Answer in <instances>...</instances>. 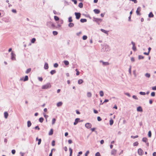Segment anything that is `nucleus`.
<instances>
[{
    "mask_svg": "<svg viewBox=\"0 0 156 156\" xmlns=\"http://www.w3.org/2000/svg\"><path fill=\"white\" fill-rule=\"evenodd\" d=\"M51 87V85L50 83H47L46 84L44 85L42 87V89H46L50 88Z\"/></svg>",
    "mask_w": 156,
    "mask_h": 156,
    "instance_id": "nucleus-1",
    "label": "nucleus"
},
{
    "mask_svg": "<svg viewBox=\"0 0 156 156\" xmlns=\"http://www.w3.org/2000/svg\"><path fill=\"white\" fill-rule=\"evenodd\" d=\"M104 51H110V48L108 45L105 44L104 45V47L103 48Z\"/></svg>",
    "mask_w": 156,
    "mask_h": 156,
    "instance_id": "nucleus-2",
    "label": "nucleus"
},
{
    "mask_svg": "<svg viewBox=\"0 0 156 156\" xmlns=\"http://www.w3.org/2000/svg\"><path fill=\"white\" fill-rule=\"evenodd\" d=\"M75 15L76 16V18L77 20H79L81 14L79 12H75Z\"/></svg>",
    "mask_w": 156,
    "mask_h": 156,
    "instance_id": "nucleus-3",
    "label": "nucleus"
},
{
    "mask_svg": "<svg viewBox=\"0 0 156 156\" xmlns=\"http://www.w3.org/2000/svg\"><path fill=\"white\" fill-rule=\"evenodd\" d=\"M141 10V8L140 7H138L137 8V10L136 11V13L137 15L140 16L141 15V13L140 12Z\"/></svg>",
    "mask_w": 156,
    "mask_h": 156,
    "instance_id": "nucleus-4",
    "label": "nucleus"
},
{
    "mask_svg": "<svg viewBox=\"0 0 156 156\" xmlns=\"http://www.w3.org/2000/svg\"><path fill=\"white\" fill-rule=\"evenodd\" d=\"M93 18L94 19L93 21L97 23H98V22L100 21L101 22L102 21V20L101 19L96 18L94 17Z\"/></svg>",
    "mask_w": 156,
    "mask_h": 156,
    "instance_id": "nucleus-5",
    "label": "nucleus"
},
{
    "mask_svg": "<svg viewBox=\"0 0 156 156\" xmlns=\"http://www.w3.org/2000/svg\"><path fill=\"white\" fill-rule=\"evenodd\" d=\"M138 154L140 155H142L144 153V151L141 149L140 148L138 150Z\"/></svg>",
    "mask_w": 156,
    "mask_h": 156,
    "instance_id": "nucleus-6",
    "label": "nucleus"
},
{
    "mask_svg": "<svg viewBox=\"0 0 156 156\" xmlns=\"http://www.w3.org/2000/svg\"><path fill=\"white\" fill-rule=\"evenodd\" d=\"M2 20L5 23H8L10 22L9 18L8 17H4L2 19Z\"/></svg>",
    "mask_w": 156,
    "mask_h": 156,
    "instance_id": "nucleus-7",
    "label": "nucleus"
},
{
    "mask_svg": "<svg viewBox=\"0 0 156 156\" xmlns=\"http://www.w3.org/2000/svg\"><path fill=\"white\" fill-rule=\"evenodd\" d=\"M92 126V124L90 123H87L85 124V127L88 129L91 128Z\"/></svg>",
    "mask_w": 156,
    "mask_h": 156,
    "instance_id": "nucleus-8",
    "label": "nucleus"
},
{
    "mask_svg": "<svg viewBox=\"0 0 156 156\" xmlns=\"http://www.w3.org/2000/svg\"><path fill=\"white\" fill-rule=\"evenodd\" d=\"M11 59L12 60H16V58H15V54L12 52H11Z\"/></svg>",
    "mask_w": 156,
    "mask_h": 156,
    "instance_id": "nucleus-9",
    "label": "nucleus"
},
{
    "mask_svg": "<svg viewBox=\"0 0 156 156\" xmlns=\"http://www.w3.org/2000/svg\"><path fill=\"white\" fill-rule=\"evenodd\" d=\"M100 62L102 63L103 65L104 66H106L109 65V63L108 62H104L102 60H100Z\"/></svg>",
    "mask_w": 156,
    "mask_h": 156,
    "instance_id": "nucleus-10",
    "label": "nucleus"
},
{
    "mask_svg": "<svg viewBox=\"0 0 156 156\" xmlns=\"http://www.w3.org/2000/svg\"><path fill=\"white\" fill-rule=\"evenodd\" d=\"M23 80L24 81H26L28 80V76H25L24 78H21L20 79V80Z\"/></svg>",
    "mask_w": 156,
    "mask_h": 156,
    "instance_id": "nucleus-11",
    "label": "nucleus"
},
{
    "mask_svg": "<svg viewBox=\"0 0 156 156\" xmlns=\"http://www.w3.org/2000/svg\"><path fill=\"white\" fill-rule=\"evenodd\" d=\"M117 151L115 149H113L111 151V154L115 155L116 154Z\"/></svg>",
    "mask_w": 156,
    "mask_h": 156,
    "instance_id": "nucleus-12",
    "label": "nucleus"
},
{
    "mask_svg": "<svg viewBox=\"0 0 156 156\" xmlns=\"http://www.w3.org/2000/svg\"><path fill=\"white\" fill-rule=\"evenodd\" d=\"M94 12L96 14H98L100 13V10L98 9H95L93 10Z\"/></svg>",
    "mask_w": 156,
    "mask_h": 156,
    "instance_id": "nucleus-13",
    "label": "nucleus"
},
{
    "mask_svg": "<svg viewBox=\"0 0 156 156\" xmlns=\"http://www.w3.org/2000/svg\"><path fill=\"white\" fill-rule=\"evenodd\" d=\"M44 68L45 69H48V65L47 63L45 62V63Z\"/></svg>",
    "mask_w": 156,
    "mask_h": 156,
    "instance_id": "nucleus-14",
    "label": "nucleus"
},
{
    "mask_svg": "<svg viewBox=\"0 0 156 156\" xmlns=\"http://www.w3.org/2000/svg\"><path fill=\"white\" fill-rule=\"evenodd\" d=\"M79 118H76L75 119V122H74V125H76L78 123L79 121L80 120Z\"/></svg>",
    "mask_w": 156,
    "mask_h": 156,
    "instance_id": "nucleus-15",
    "label": "nucleus"
},
{
    "mask_svg": "<svg viewBox=\"0 0 156 156\" xmlns=\"http://www.w3.org/2000/svg\"><path fill=\"white\" fill-rule=\"evenodd\" d=\"M101 30L102 32L104 33H105L106 34H108V31H106V30H105L104 29H101Z\"/></svg>",
    "mask_w": 156,
    "mask_h": 156,
    "instance_id": "nucleus-16",
    "label": "nucleus"
},
{
    "mask_svg": "<svg viewBox=\"0 0 156 156\" xmlns=\"http://www.w3.org/2000/svg\"><path fill=\"white\" fill-rule=\"evenodd\" d=\"M154 16V15L152 12H150L149 14H148V17L149 18L153 17Z\"/></svg>",
    "mask_w": 156,
    "mask_h": 156,
    "instance_id": "nucleus-17",
    "label": "nucleus"
},
{
    "mask_svg": "<svg viewBox=\"0 0 156 156\" xmlns=\"http://www.w3.org/2000/svg\"><path fill=\"white\" fill-rule=\"evenodd\" d=\"M87 21V20L86 19H81L80 20V22L81 23H83Z\"/></svg>",
    "mask_w": 156,
    "mask_h": 156,
    "instance_id": "nucleus-18",
    "label": "nucleus"
},
{
    "mask_svg": "<svg viewBox=\"0 0 156 156\" xmlns=\"http://www.w3.org/2000/svg\"><path fill=\"white\" fill-rule=\"evenodd\" d=\"M4 117L5 119L8 118V114L7 112H5L4 113Z\"/></svg>",
    "mask_w": 156,
    "mask_h": 156,
    "instance_id": "nucleus-19",
    "label": "nucleus"
},
{
    "mask_svg": "<svg viewBox=\"0 0 156 156\" xmlns=\"http://www.w3.org/2000/svg\"><path fill=\"white\" fill-rule=\"evenodd\" d=\"M74 26L73 23L70 22L68 24V26L69 27H72Z\"/></svg>",
    "mask_w": 156,
    "mask_h": 156,
    "instance_id": "nucleus-20",
    "label": "nucleus"
},
{
    "mask_svg": "<svg viewBox=\"0 0 156 156\" xmlns=\"http://www.w3.org/2000/svg\"><path fill=\"white\" fill-rule=\"evenodd\" d=\"M83 82V81L82 79H80L78 81V83L79 84H82Z\"/></svg>",
    "mask_w": 156,
    "mask_h": 156,
    "instance_id": "nucleus-21",
    "label": "nucleus"
},
{
    "mask_svg": "<svg viewBox=\"0 0 156 156\" xmlns=\"http://www.w3.org/2000/svg\"><path fill=\"white\" fill-rule=\"evenodd\" d=\"M56 73V71L55 70H51L50 72V73L52 75H53L54 74H55Z\"/></svg>",
    "mask_w": 156,
    "mask_h": 156,
    "instance_id": "nucleus-22",
    "label": "nucleus"
},
{
    "mask_svg": "<svg viewBox=\"0 0 156 156\" xmlns=\"http://www.w3.org/2000/svg\"><path fill=\"white\" fill-rule=\"evenodd\" d=\"M63 62L65 65L66 66H67L69 65V63L68 61L67 60H65L63 61Z\"/></svg>",
    "mask_w": 156,
    "mask_h": 156,
    "instance_id": "nucleus-23",
    "label": "nucleus"
},
{
    "mask_svg": "<svg viewBox=\"0 0 156 156\" xmlns=\"http://www.w3.org/2000/svg\"><path fill=\"white\" fill-rule=\"evenodd\" d=\"M53 129H51L50 132L49 133L48 135H51L53 134Z\"/></svg>",
    "mask_w": 156,
    "mask_h": 156,
    "instance_id": "nucleus-24",
    "label": "nucleus"
},
{
    "mask_svg": "<svg viewBox=\"0 0 156 156\" xmlns=\"http://www.w3.org/2000/svg\"><path fill=\"white\" fill-rule=\"evenodd\" d=\"M62 102L60 101V102H58L57 104V107H60V106H62Z\"/></svg>",
    "mask_w": 156,
    "mask_h": 156,
    "instance_id": "nucleus-25",
    "label": "nucleus"
},
{
    "mask_svg": "<svg viewBox=\"0 0 156 156\" xmlns=\"http://www.w3.org/2000/svg\"><path fill=\"white\" fill-rule=\"evenodd\" d=\"M54 19L56 21H58L59 20V18L58 16H54Z\"/></svg>",
    "mask_w": 156,
    "mask_h": 156,
    "instance_id": "nucleus-26",
    "label": "nucleus"
},
{
    "mask_svg": "<svg viewBox=\"0 0 156 156\" xmlns=\"http://www.w3.org/2000/svg\"><path fill=\"white\" fill-rule=\"evenodd\" d=\"M27 126L28 127H30L31 125V123L30 121H28L27 122Z\"/></svg>",
    "mask_w": 156,
    "mask_h": 156,
    "instance_id": "nucleus-27",
    "label": "nucleus"
},
{
    "mask_svg": "<svg viewBox=\"0 0 156 156\" xmlns=\"http://www.w3.org/2000/svg\"><path fill=\"white\" fill-rule=\"evenodd\" d=\"M142 140L144 142L146 143L147 141V139L146 137H144L142 139Z\"/></svg>",
    "mask_w": 156,
    "mask_h": 156,
    "instance_id": "nucleus-28",
    "label": "nucleus"
},
{
    "mask_svg": "<svg viewBox=\"0 0 156 156\" xmlns=\"http://www.w3.org/2000/svg\"><path fill=\"white\" fill-rule=\"evenodd\" d=\"M52 23V22L51 21L48 22L47 23V25L50 27V26H51V24Z\"/></svg>",
    "mask_w": 156,
    "mask_h": 156,
    "instance_id": "nucleus-29",
    "label": "nucleus"
},
{
    "mask_svg": "<svg viewBox=\"0 0 156 156\" xmlns=\"http://www.w3.org/2000/svg\"><path fill=\"white\" fill-rule=\"evenodd\" d=\"M145 76L146 77H147L148 78H149L150 77V74L149 73H147L145 74Z\"/></svg>",
    "mask_w": 156,
    "mask_h": 156,
    "instance_id": "nucleus-30",
    "label": "nucleus"
},
{
    "mask_svg": "<svg viewBox=\"0 0 156 156\" xmlns=\"http://www.w3.org/2000/svg\"><path fill=\"white\" fill-rule=\"evenodd\" d=\"M69 151H70V154L69 156H72V154L73 153V150L71 148H69Z\"/></svg>",
    "mask_w": 156,
    "mask_h": 156,
    "instance_id": "nucleus-31",
    "label": "nucleus"
},
{
    "mask_svg": "<svg viewBox=\"0 0 156 156\" xmlns=\"http://www.w3.org/2000/svg\"><path fill=\"white\" fill-rule=\"evenodd\" d=\"M31 71V69L29 68L27 70L25 73L26 74H28V73H29Z\"/></svg>",
    "mask_w": 156,
    "mask_h": 156,
    "instance_id": "nucleus-32",
    "label": "nucleus"
},
{
    "mask_svg": "<svg viewBox=\"0 0 156 156\" xmlns=\"http://www.w3.org/2000/svg\"><path fill=\"white\" fill-rule=\"evenodd\" d=\"M99 94L101 97H103L104 96V92L103 91H100L99 92Z\"/></svg>",
    "mask_w": 156,
    "mask_h": 156,
    "instance_id": "nucleus-33",
    "label": "nucleus"
},
{
    "mask_svg": "<svg viewBox=\"0 0 156 156\" xmlns=\"http://www.w3.org/2000/svg\"><path fill=\"white\" fill-rule=\"evenodd\" d=\"M36 39L35 38H33L32 39L31 41V43H34L35 41H36Z\"/></svg>",
    "mask_w": 156,
    "mask_h": 156,
    "instance_id": "nucleus-34",
    "label": "nucleus"
},
{
    "mask_svg": "<svg viewBox=\"0 0 156 156\" xmlns=\"http://www.w3.org/2000/svg\"><path fill=\"white\" fill-rule=\"evenodd\" d=\"M83 4L82 2H80L79 3L78 6L80 8H82L83 7Z\"/></svg>",
    "mask_w": 156,
    "mask_h": 156,
    "instance_id": "nucleus-35",
    "label": "nucleus"
},
{
    "mask_svg": "<svg viewBox=\"0 0 156 156\" xmlns=\"http://www.w3.org/2000/svg\"><path fill=\"white\" fill-rule=\"evenodd\" d=\"M53 12L54 14L59 15L60 14V13L59 12H57L55 10H53Z\"/></svg>",
    "mask_w": 156,
    "mask_h": 156,
    "instance_id": "nucleus-36",
    "label": "nucleus"
},
{
    "mask_svg": "<svg viewBox=\"0 0 156 156\" xmlns=\"http://www.w3.org/2000/svg\"><path fill=\"white\" fill-rule=\"evenodd\" d=\"M44 119L43 118L41 117L39 119V121L40 122L42 123L43 122Z\"/></svg>",
    "mask_w": 156,
    "mask_h": 156,
    "instance_id": "nucleus-37",
    "label": "nucleus"
},
{
    "mask_svg": "<svg viewBox=\"0 0 156 156\" xmlns=\"http://www.w3.org/2000/svg\"><path fill=\"white\" fill-rule=\"evenodd\" d=\"M68 21L69 22H71L73 21V20L72 19V17L71 16L69 17L68 18Z\"/></svg>",
    "mask_w": 156,
    "mask_h": 156,
    "instance_id": "nucleus-38",
    "label": "nucleus"
},
{
    "mask_svg": "<svg viewBox=\"0 0 156 156\" xmlns=\"http://www.w3.org/2000/svg\"><path fill=\"white\" fill-rule=\"evenodd\" d=\"M87 38V37L86 35H84L83 36L82 39L83 40H86Z\"/></svg>",
    "mask_w": 156,
    "mask_h": 156,
    "instance_id": "nucleus-39",
    "label": "nucleus"
},
{
    "mask_svg": "<svg viewBox=\"0 0 156 156\" xmlns=\"http://www.w3.org/2000/svg\"><path fill=\"white\" fill-rule=\"evenodd\" d=\"M137 110L138 112H142L143 111L142 108H137Z\"/></svg>",
    "mask_w": 156,
    "mask_h": 156,
    "instance_id": "nucleus-40",
    "label": "nucleus"
},
{
    "mask_svg": "<svg viewBox=\"0 0 156 156\" xmlns=\"http://www.w3.org/2000/svg\"><path fill=\"white\" fill-rule=\"evenodd\" d=\"M53 34L54 35H56L58 34V33L57 31H53Z\"/></svg>",
    "mask_w": 156,
    "mask_h": 156,
    "instance_id": "nucleus-41",
    "label": "nucleus"
},
{
    "mask_svg": "<svg viewBox=\"0 0 156 156\" xmlns=\"http://www.w3.org/2000/svg\"><path fill=\"white\" fill-rule=\"evenodd\" d=\"M144 58V56H143L142 55H139L138 56V59H143Z\"/></svg>",
    "mask_w": 156,
    "mask_h": 156,
    "instance_id": "nucleus-42",
    "label": "nucleus"
},
{
    "mask_svg": "<svg viewBox=\"0 0 156 156\" xmlns=\"http://www.w3.org/2000/svg\"><path fill=\"white\" fill-rule=\"evenodd\" d=\"M138 142H135L134 143H133V146H137L138 145Z\"/></svg>",
    "mask_w": 156,
    "mask_h": 156,
    "instance_id": "nucleus-43",
    "label": "nucleus"
},
{
    "mask_svg": "<svg viewBox=\"0 0 156 156\" xmlns=\"http://www.w3.org/2000/svg\"><path fill=\"white\" fill-rule=\"evenodd\" d=\"M114 122L113 120L112 119H111L110 120V125H113Z\"/></svg>",
    "mask_w": 156,
    "mask_h": 156,
    "instance_id": "nucleus-44",
    "label": "nucleus"
},
{
    "mask_svg": "<svg viewBox=\"0 0 156 156\" xmlns=\"http://www.w3.org/2000/svg\"><path fill=\"white\" fill-rule=\"evenodd\" d=\"M139 94L141 95H145L146 94V93L144 92L141 91L139 92Z\"/></svg>",
    "mask_w": 156,
    "mask_h": 156,
    "instance_id": "nucleus-45",
    "label": "nucleus"
},
{
    "mask_svg": "<svg viewBox=\"0 0 156 156\" xmlns=\"http://www.w3.org/2000/svg\"><path fill=\"white\" fill-rule=\"evenodd\" d=\"M51 27L52 28H55V27L56 28H57V27H55V24L53 23H52L51 24Z\"/></svg>",
    "mask_w": 156,
    "mask_h": 156,
    "instance_id": "nucleus-46",
    "label": "nucleus"
},
{
    "mask_svg": "<svg viewBox=\"0 0 156 156\" xmlns=\"http://www.w3.org/2000/svg\"><path fill=\"white\" fill-rule=\"evenodd\" d=\"M148 136L149 137H151V131H149L148 133Z\"/></svg>",
    "mask_w": 156,
    "mask_h": 156,
    "instance_id": "nucleus-47",
    "label": "nucleus"
},
{
    "mask_svg": "<svg viewBox=\"0 0 156 156\" xmlns=\"http://www.w3.org/2000/svg\"><path fill=\"white\" fill-rule=\"evenodd\" d=\"M56 119L55 118H53L52 119V125L54 124L55 122Z\"/></svg>",
    "mask_w": 156,
    "mask_h": 156,
    "instance_id": "nucleus-48",
    "label": "nucleus"
},
{
    "mask_svg": "<svg viewBox=\"0 0 156 156\" xmlns=\"http://www.w3.org/2000/svg\"><path fill=\"white\" fill-rule=\"evenodd\" d=\"M58 66V64L56 63L54 64V67L55 68H57Z\"/></svg>",
    "mask_w": 156,
    "mask_h": 156,
    "instance_id": "nucleus-49",
    "label": "nucleus"
},
{
    "mask_svg": "<svg viewBox=\"0 0 156 156\" xmlns=\"http://www.w3.org/2000/svg\"><path fill=\"white\" fill-rule=\"evenodd\" d=\"M151 96L152 97H154L155 96V93L154 92H152L151 93Z\"/></svg>",
    "mask_w": 156,
    "mask_h": 156,
    "instance_id": "nucleus-50",
    "label": "nucleus"
},
{
    "mask_svg": "<svg viewBox=\"0 0 156 156\" xmlns=\"http://www.w3.org/2000/svg\"><path fill=\"white\" fill-rule=\"evenodd\" d=\"M132 49L134 51H136V47L135 46H133Z\"/></svg>",
    "mask_w": 156,
    "mask_h": 156,
    "instance_id": "nucleus-51",
    "label": "nucleus"
},
{
    "mask_svg": "<svg viewBox=\"0 0 156 156\" xmlns=\"http://www.w3.org/2000/svg\"><path fill=\"white\" fill-rule=\"evenodd\" d=\"M138 135H136L135 136H131V138H133V139L137 138H138Z\"/></svg>",
    "mask_w": 156,
    "mask_h": 156,
    "instance_id": "nucleus-52",
    "label": "nucleus"
},
{
    "mask_svg": "<svg viewBox=\"0 0 156 156\" xmlns=\"http://www.w3.org/2000/svg\"><path fill=\"white\" fill-rule=\"evenodd\" d=\"M91 94L90 92H88L87 93V96L88 97H91Z\"/></svg>",
    "mask_w": 156,
    "mask_h": 156,
    "instance_id": "nucleus-53",
    "label": "nucleus"
},
{
    "mask_svg": "<svg viewBox=\"0 0 156 156\" xmlns=\"http://www.w3.org/2000/svg\"><path fill=\"white\" fill-rule=\"evenodd\" d=\"M41 139H40L38 140V142L37 144L38 145H40L41 144Z\"/></svg>",
    "mask_w": 156,
    "mask_h": 156,
    "instance_id": "nucleus-54",
    "label": "nucleus"
},
{
    "mask_svg": "<svg viewBox=\"0 0 156 156\" xmlns=\"http://www.w3.org/2000/svg\"><path fill=\"white\" fill-rule=\"evenodd\" d=\"M89 152H89V151H87L86 152V153H85V156H87L88 154H89Z\"/></svg>",
    "mask_w": 156,
    "mask_h": 156,
    "instance_id": "nucleus-55",
    "label": "nucleus"
},
{
    "mask_svg": "<svg viewBox=\"0 0 156 156\" xmlns=\"http://www.w3.org/2000/svg\"><path fill=\"white\" fill-rule=\"evenodd\" d=\"M131 66H130V67L129 69V72L130 74H131Z\"/></svg>",
    "mask_w": 156,
    "mask_h": 156,
    "instance_id": "nucleus-56",
    "label": "nucleus"
},
{
    "mask_svg": "<svg viewBox=\"0 0 156 156\" xmlns=\"http://www.w3.org/2000/svg\"><path fill=\"white\" fill-rule=\"evenodd\" d=\"M38 80L40 81H42L43 80V78L42 77H38Z\"/></svg>",
    "mask_w": 156,
    "mask_h": 156,
    "instance_id": "nucleus-57",
    "label": "nucleus"
},
{
    "mask_svg": "<svg viewBox=\"0 0 156 156\" xmlns=\"http://www.w3.org/2000/svg\"><path fill=\"white\" fill-rule=\"evenodd\" d=\"M95 156H101V155L99 152H98L96 153L95 154Z\"/></svg>",
    "mask_w": 156,
    "mask_h": 156,
    "instance_id": "nucleus-58",
    "label": "nucleus"
},
{
    "mask_svg": "<svg viewBox=\"0 0 156 156\" xmlns=\"http://www.w3.org/2000/svg\"><path fill=\"white\" fill-rule=\"evenodd\" d=\"M55 141L54 140H53L51 143L52 145L53 146H54L55 145Z\"/></svg>",
    "mask_w": 156,
    "mask_h": 156,
    "instance_id": "nucleus-59",
    "label": "nucleus"
},
{
    "mask_svg": "<svg viewBox=\"0 0 156 156\" xmlns=\"http://www.w3.org/2000/svg\"><path fill=\"white\" fill-rule=\"evenodd\" d=\"M133 98L135 99H136V100H138V98H137V97H136V95H133Z\"/></svg>",
    "mask_w": 156,
    "mask_h": 156,
    "instance_id": "nucleus-60",
    "label": "nucleus"
},
{
    "mask_svg": "<svg viewBox=\"0 0 156 156\" xmlns=\"http://www.w3.org/2000/svg\"><path fill=\"white\" fill-rule=\"evenodd\" d=\"M97 120L98 121H100L102 120V119L100 117L98 116L97 117Z\"/></svg>",
    "mask_w": 156,
    "mask_h": 156,
    "instance_id": "nucleus-61",
    "label": "nucleus"
},
{
    "mask_svg": "<svg viewBox=\"0 0 156 156\" xmlns=\"http://www.w3.org/2000/svg\"><path fill=\"white\" fill-rule=\"evenodd\" d=\"M152 89L154 90H156V86L152 87Z\"/></svg>",
    "mask_w": 156,
    "mask_h": 156,
    "instance_id": "nucleus-62",
    "label": "nucleus"
},
{
    "mask_svg": "<svg viewBox=\"0 0 156 156\" xmlns=\"http://www.w3.org/2000/svg\"><path fill=\"white\" fill-rule=\"evenodd\" d=\"M71 1L73 2L75 4H76L77 3V1L76 0H71Z\"/></svg>",
    "mask_w": 156,
    "mask_h": 156,
    "instance_id": "nucleus-63",
    "label": "nucleus"
},
{
    "mask_svg": "<svg viewBox=\"0 0 156 156\" xmlns=\"http://www.w3.org/2000/svg\"><path fill=\"white\" fill-rule=\"evenodd\" d=\"M16 153V151L15 150H12V154H14Z\"/></svg>",
    "mask_w": 156,
    "mask_h": 156,
    "instance_id": "nucleus-64",
    "label": "nucleus"
}]
</instances>
